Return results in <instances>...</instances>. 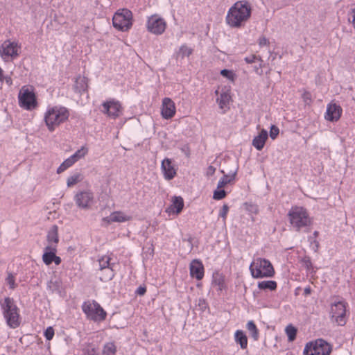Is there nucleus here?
I'll return each mask as SVG.
<instances>
[{"instance_id":"nucleus-1","label":"nucleus","mask_w":355,"mask_h":355,"mask_svg":"<svg viewBox=\"0 0 355 355\" xmlns=\"http://www.w3.org/2000/svg\"><path fill=\"white\" fill-rule=\"evenodd\" d=\"M251 15V8L248 2L238 1L228 10L226 23L232 28H240Z\"/></svg>"},{"instance_id":"nucleus-2","label":"nucleus","mask_w":355,"mask_h":355,"mask_svg":"<svg viewBox=\"0 0 355 355\" xmlns=\"http://www.w3.org/2000/svg\"><path fill=\"white\" fill-rule=\"evenodd\" d=\"M68 110L64 107L55 106L49 108L45 113L44 121L49 131L64 122L69 117Z\"/></svg>"},{"instance_id":"nucleus-3","label":"nucleus","mask_w":355,"mask_h":355,"mask_svg":"<svg viewBox=\"0 0 355 355\" xmlns=\"http://www.w3.org/2000/svg\"><path fill=\"white\" fill-rule=\"evenodd\" d=\"M249 269L254 278L272 277L275 275V270L270 261L263 258L254 259Z\"/></svg>"},{"instance_id":"nucleus-4","label":"nucleus","mask_w":355,"mask_h":355,"mask_svg":"<svg viewBox=\"0 0 355 355\" xmlns=\"http://www.w3.org/2000/svg\"><path fill=\"white\" fill-rule=\"evenodd\" d=\"M1 306L7 324L13 329L17 327L20 324L19 320V309L15 304L14 300L9 297H6Z\"/></svg>"},{"instance_id":"nucleus-5","label":"nucleus","mask_w":355,"mask_h":355,"mask_svg":"<svg viewBox=\"0 0 355 355\" xmlns=\"http://www.w3.org/2000/svg\"><path fill=\"white\" fill-rule=\"evenodd\" d=\"M288 216L291 224L297 231H300L303 227H307L311 223L307 211L302 207H292Z\"/></svg>"},{"instance_id":"nucleus-6","label":"nucleus","mask_w":355,"mask_h":355,"mask_svg":"<svg viewBox=\"0 0 355 355\" xmlns=\"http://www.w3.org/2000/svg\"><path fill=\"white\" fill-rule=\"evenodd\" d=\"M83 311L87 318L94 322H101L107 316L105 310L95 300H88L82 305Z\"/></svg>"},{"instance_id":"nucleus-7","label":"nucleus","mask_w":355,"mask_h":355,"mask_svg":"<svg viewBox=\"0 0 355 355\" xmlns=\"http://www.w3.org/2000/svg\"><path fill=\"white\" fill-rule=\"evenodd\" d=\"M347 303L343 300H335L330 306V318L331 321L339 326H344L347 320Z\"/></svg>"},{"instance_id":"nucleus-8","label":"nucleus","mask_w":355,"mask_h":355,"mask_svg":"<svg viewBox=\"0 0 355 355\" xmlns=\"http://www.w3.org/2000/svg\"><path fill=\"white\" fill-rule=\"evenodd\" d=\"M132 13L126 8L118 10L112 18L114 27L121 31H126L132 25Z\"/></svg>"},{"instance_id":"nucleus-9","label":"nucleus","mask_w":355,"mask_h":355,"mask_svg":"<svg viewBox=\"0 0 355 355\" xmlns=\"http://www.w3.org/2000/svg\"><path fill=\"white\" fill-rule=\"evenodd\" d=\"M331 346L323 339L307 343L304 349V355H329Z\"/></svg>"},{"instance_id":"nucleus-10","label":"nucleus","mask_w":355,"mask_h":355,"mask_svg":"<svg viewBox=\"0 0 355 355\" xmlns=\"http://www.w3.org/2000/svg\"><path fill=\"white\" fill-rule=\"evenodd\" d=\"M19 103L21 107L27 110L35 108L37 101L34 92L23 87L19 94Z\"/></svg>"},{"instance_id":"nucleus-11","label":"nucleus","mask_w":355,"mask_h":355,"mask_svg":"<svg viewBox=\"0 0 355 355\" xmlns=\"http://www.w3.org/2000/svg\"><path fill=\"white\" fill-rule=\"evenodd\" d=\"M103 109L101 112L107 114L109 117L116 119L119 117L122 112V107L119 101L114 99H110L102 103Z\"/></svg>"},{"instance_id":"nucleus-12","label":"nucleus","mask_w":355,"mask_h":355,"mask_svg":"<svg viewBox=\"0 0 355 355\" xmlns=\"http://www.w3.org/2000/svg\"><path fill=\"white\" fill-rule=\"evenodd\" d=\"M166 26L164 19L157 15H152L148 19L147 29L153 34L161 35L164 32Z\"/></svg>"},{"instance_id":"nucleus-13","label":"nucleus","mask_w":355,"mask_h":355,"mask_svg":"<svg viewBox=\"0 0 355 355\" xmlns=\"http://www.w3.org/2000/svg\"><path fill=\"white\" fill-rule=\"evenodd\" d=\"M17 44L10 40H6L0 47V55L5 61L10 58L14 59L19 55Z\"/></svg>"},{"instance_id":"nucleus-14","label":"nucleus","mask_w":355,"mask_h":355,"mask_svg":"<svg viewBox=\"0 0 355 355\" xmlns=\"http://www.w3.org/2000/svg\"><path fill=\"white\" fill-rule=\"evenodd\" d=\"M76 205L83 209L90 207L94 201V193L90 191L78 192L74 196Z\"/></svg>"},{"instance_id":"nucleus-15","label":"nucleus","mask_w":355,"mask_h":355,"mask_svg":"<svg viewBox=\"0 0 355 355\" xmlns=\"http://www.w3.org/2000/svg\"><path fill=\"white\" fill-rule=\"evenodd\" d=\"M190 275L192 278L201 280L205 274V268L202 261L199 259H193L189 264Z\"/></svg>"},{"instance_id":"nucleus-16","label":"nucleus","mask_w":355,"mask_h":355,"mask_svg":"<svg viewBox=\"0 0 355 355\" xmlns=\"http://www.w3.org/2000/svg\"><path fill=\"white\" fill-rule=\"evenodd\" d=\"M161 169L164 177L166 180H171L175 178L177 174L176 169L172 162V159L165 158L161 164Z\"/></svg>"},{"instance_id":"nucleus-17","label":"nucleus","mask_w":355,"mask_h":355,"mask_svg":"<svg viewBox=\"0 0 355 355\" xmlns=\"http://www.w3.org/2000/svg\"><path fill=\"white\" fill-rule=\"evenodd\" d=\"M175 114V106L169 98H164L162 101V116L165 119L172 118Z\"/></svg>"},{"instance_id":"nucleus-18","label":"nucleus","mask_w":355,"mask_h":355,"mask_svg":"<svg viewBox=\"0 0 355 355\" xmlns=\"http://www.w3.org/2000/svg\"><path fill=\"white\" fill-rule=\"evenodd\" d=\"M342 108L340 105L329 104L327 105L325 119L329 121H337L341 116Z\"/></svg>"},{"instance_id":"nucleus-19","label":"nucleus","mask_w":355,"mask_h":355,"mask_svg":"<svg viewBox=\"0 0 355 355\" xmlns=\"http://www.w3.org/2000/svg\"><path fill=\"white\" fill-rule=\"evenodd\" d=\"M130 216L126 215L122 211H114L109 216L103 218V220L106 222L107 224H110L113 222L123 223L130 220Z\"/></svg>"},{"instance_id":"nucleus-20","label":"nucleus","mask_w":355,"mask_h":355,"mask_svg":"<svg viewBox=\"0 0 355 355\" xmlns=\"http://www.w3.org/2000/svg\"><path fill=\"white\" fill-rule=\"evenodd\" d=\"M268 134L267 130L263 129L257 136L252 139V146L258 150H261L268 139Z\"/></svg>"},{"instance_id":"nucleus-21","label":"nucleus","mask_w":355,"mask_h":355,"mask_svg":"<svg viewBox=\"0 0 355 355\" xmlns=\"http://www.w3.org/2000/svg\"><path fill=\"white\" fill-rule=\"evenodd\" d=\"M56 251L57 248L55 245L51 244L45 247L42 260L46 265L49 266L53 263Z\"/></svg>"},{"instance_id":"nucleus-22","label":"nucleus","mask_w":355,"mask_h":355,"mask_svg":"<svg viewBox=\"0 0 355 355\" xmlns=\"http://www.w3.org/2000/svg\"><path fill=\"white\" fill-rule=\"evenodd\" d=\"M231 96L227 92H223L220 96L217 98L216 102L218 103L220 109H221L222 113L225 114L229 109L228 105L230 103Z\"/></svg>"},{"instance_id":"nucleus-23","label":"nucleus","mask_w":355,"mask_h":355,"mask_svg":"<svg viewBox=\"0 0 355 355\" xmlns=\"http://www.w3.org/2000/svg\"><path fill=\"white\" fill-rule=\"evenodd\" d=\"M87 89V79L85 77L78 76L76 78L73 89L76 92L81 94Z\"/></svg>"},{"instance_id":"nucleus-24","label":"nucleus","mask_w":355,"mask_h":355,"mask_svg":"<svg viewBox=\"0 0 355 355\" xmlns=\"http://www.w3.org/2000/svg\"><path fill=\"white\" fill-rule=\"evenodd\" d=\"M235 342L240 345L241 349H244L248 346V338L242 330H237L234 334Z\"/></svg>"},{"instance_id":"nucleus-25","label":"nucleus","mask_w":355,"mask_h":355,"mask_svg":"<svg viewBox=\"0 0 355 355\" xmlns=\"http://www.w3.org/2000/svg\"><path fill=\"white\" fill-rule=\"evenodd\" d=\"M47 241L49 242V245L53 244L57 246V244L59 241V238L58 234V227L56 225L52 226L48 232Z\"/></svg>"},{"instance_id":"nucleus-26","label":"nucleus","mask_w":355,"mask_h":355,"mask_svg":"<svg viewBox=\"0 0 355 355\" xmlns=\"http://www.w3.org/2000/svg\"><path fill=\"white\" fill-rule=\"evenodd\" d=\"M246 329L249 331L250 336L253 338V340L257 341L259 338V331L253 320L248 322Z\"/></svg>"},{"instance_id":"nucleus-27","label":"nucleus","mask_w":355,"mask_h":355,"mask_svg":"<svg viewBox=\"0 0 355 355\" xmlns=\"http://www.w3.org/2000/svg\"><path fill=\"white\" fill-rule=\"evenodd\" d=\"M117 266H118L116 265H112L111 268L104 270L103 271V274L100 277V279L102 282H108L112 280L115 276V270Z\"/></svg>"},{"instance_id":"nucleus-28","label":"nucleus","mask_w":355,"mask_h":355,"mask_svg":"<svg viewBox=\"0 0 355 355\" xmlns=\"http://www.w3.org/2000/svg\"><path fill=\"white\" fill-rule=\"evenodd\" d=\"M184 207V201L182 197L175 196L173 200V203L170 207V209L173 212L179 214L181 212Z\"/></svg>"},{"instance_id":"nucleus-29","label":"nucleus","mask_w":355,"mask_h":355,"mask_svg":"<svg viewBox=\"0 0 355 355\" xmlns=\"http://www.w3.org/2000/svg\"><path fill=\"white\" fill-rule=\"evenodd\" d=\"M47 288L53 293H60L62 289V282L56 277L52 278L48 282Z\"/></svg>"},{"instance_id":"nucleus-30","label":"nucleus","mask_w":355,"mask_h":355,"mask_svg":"<svg viewBox=\"0 0 355 355\" xmlns=\"http://www.w3.org/2000/svg\"><path fill=\"white\" fill-rule=\"evenodd\" d=\"M111 258L109 256H103L98 259L99 269L101 271H103L106 268H110L112 265L118 266V263L114 262H110Z\"/></svg>"},{"instance_id":"nucleus-31","label":"nucleus","mask_w":355,"mask_h":355,"mask_svg":"<svg viewBox=\"0 0 355 355\" xmlns=\"http://www.w3.org/2000/svg\"><path fill=\"white\" fill-rule=\"evenodd\" d=\"M116 346L113 342H109L104 344L101 355H116Z\"/></svg>"},{"instance_id":"nucleus-32","label":"nucleus","mask_w":355,"mask_h":355,"mask_svg":"<svg viewBox=\"0 0 355 355\" xmlns=\"http://www.w3.org/2000/svg\"><path fill=\"white\" fill-rule=\"evenodd\" d=\"M257 286L260 290L275 291L277 288V284L275 281L266 280L259 282Z\"/></svg>"},{"instance_id":"nucleus-33","label":"nucleus","mask_w":355,"mask_h":355,"mask_svg":"<svg viewBox=\"0 0 355 355\" xmlns=\"http://www.w3.org/2000/svg\"><path fill=\"white\" fill-rule=\"evenodd\" d=\"M212 284L214 286H218V291H222L225 288V282L223 276L218 272H214L213 274Z\"/></svg>"},{"instance_id":"nucleus-34","label":"nucleus","mask_w":355,"mask_h":355,"mask_svg":"<svg viewBox=\"0 0 355 355\" xmlns=\"http://www.w3.org/2000/svg\"><path fill=\"white\" fill-rule=\"evenodd\" d=\"M83 180V175L80 173H75L67 178V187H71L78 182H80Z\"/></svg>"},{"instance_id":"nucleus-35","label":"nucleus","mask_w":355,"mask_h":355,"mask_svg":"<svg viewBox=\"0 0 355 355\" xmlns=\"http://www.w3.org/2000/svg\"><path fill=\"white\" fill-rule=\"evenodd\" d=\"M236 173V172L234 171L230 175H224L223 177L218 182V189H221L224 187L226 184L231 183L232 181L234 180Z\"/></svg>"},{"instance_id":"nucleus-36","label":"nucleus","mask_w":355,"mask_h":355,"mask_svg":"<svg viewBox=\"0 0 355 355\" xmlns=\"http://www.w3.org/2000/svg\"><path fill=\"white\" fill-rule=\"evenodd\" d=\"M192 53L193 49L184 44L180 47L179 51L177 52V57L184 58V57H189Z\"/></svg>"},{"instance_id":"nucleus-37","label":"nucleus","mask_w":355,"mask_h":355,"mask_svg":"<svg viewBox=\"0 0 355 355\" xmlns=\"http://www.w3.org/2000/svg\"><path fill=\"white\" fill-rule=\"evenodd\" d=\"M88 153V148L86 146H82L80 149L77 150L72 155V158L76 162L81 158L84 157Z\"/></svg>"},{"instance_id":"nucleus-38","label":"nucleus","mask_w":355,"mask_h":355,"mask_svg":"<svg viewBox=\"0 0 355 355\" xmlns=\"http://www.w3.org/2000/svg\"><path fill=\"white\" fill-rule=\"evenodd\" d=\"M286 333L288 336L289 341H293L296 338L297 329L291 324L288 325L286 328Z\"/></svg>"},{"instance_id":"nucleus-39","label":"nucleus","mask_w":355,"mask_h":355,"mask_svg":"<svg viewBox=\"0 0 355 355\" xmlns=\"http://www.w3.org/2000/svg\"><path fill=\"white\" fill-rule=\"evenodd\" d=\"M300 262L302 266H304L308 271H310L312 269L313 266L309 257L304 256L301 259Z\"/></svg>"},{"instance_id":"nucleus-40","label":"nucleus","mask_w":355,"mask_h":355,"mask_svg":"<svg viewBox=\"0 0 355 355\" xmlns=\"http://www.w3.org/2000/svg\"><path fill=\"white\" fill-rule=\"evenodd\" d=\"M247 211L251 214H257L259 212V207L257 205L252 203L245 202L244 204Z\"/></svg>"},{"instance_id":"nucleus-41","label":"nucleus","mask_w":355,"mask_h":355,"mask_svg":"<svg viewBox=\"0 0 355 355\" xmlns=\"http://www.w3.org/2000/svg\"><path fill=\"white\" fill-rule=\"evenodd\" d=\"M226 196V192L223 189H218L214 191L213 198L215 200H222Z\"/></svg>"},{"instance_id":"nucleus-42","label":"nucleus","mask_w":355,"mask_h":355,"mask_svg":"<svg viewBox=\"0 0 355 355\" xmlns=\"http://www.w3.org/2000/svg\"><path fill=\"white\" fill-rule=\"evenodd\" d=\"M244 60L248 64L253 63L256 60L263 62L262 58L260 56H257L256 55H250V56H247L244 58Z\"/></svg>"},{"instance_id":"nucleus-43","label":"nucleus","mask_w":355,"mask_h":355,"mask_svg":"<svg viewBox=\"0 0 355 355\" xmlns=\"http://www.w3.org/2000/svg\"><path fill=\"white\" fill-rule=\"evenodd\" d=\"M220 74L223 77H225L230 80H234V73L232 71L228 69H223L220 71Z\"/></svg>"},{"instance_id":"nucleus-44","label":"nucleus","mask_w":355,"mask_h":355,"mask_svg":"<svg viewBox=\"0 0 355 355\" xmlns=\"http://www.w3.org/2000/svg\"><path fill=\"white\" fill-rule=\"evenodd\" d=\"M279 133V128L275 125H271L270 130V138L272 139H275L277 138V137L278 136Z\"/></svg>"},{"instance_id":"nucleus-45","label":"nucleus","mask_w":355,"mask_h":355,"mask_svg":"<svg viewBox=\"0 0 355 355\" xmlns=\"http://www.w3.org/2000/svg\"><path fill=\"white\" fill-rule=\"evenodd\" d=\"M229 211V206L226 204L223 205L222 208L220 209L219 211V216L223 218V220L225 221L227 215V213Z\"/></svg>"},{"instance_id":"nucleus-46","label":"nucleus","mask_w":355,"mask_h":355,"mask_svg":"<svg viewBox=\"0 0 355 355\" xmlns=\"http://www.w3.org/2000/svg\"><path fill=\"white\" fill-rule=\"evenodd\" d=\"M44 336L47 340H51L53 336H54V329L51 327H49L45 331H44Z\"/></svg>"},{"instance_id":"nucleus-47","label":"nucleus","mask_w":355,"mask_h":355,"mask_svg":"<svg viewBox=\"0 0 355 355\" xmlns=\"http://www.w3.org/2000/svg\"><path fill=\"white\" fill-rule=\"evenodd\" d=\"M6 281L10 288H14L15 287V277L11 273L8 274Z\"/></svg>"},{"instance_id":"nucleus-48","label":"nucleus","mask_w":355,"mask_h":355,"mask_svg":"<svg viewBox=\"0 0 355 355\" xmlns=\"http://www.w3.org/2000/svg\"><path fill=\"white\" fill-rule=\"evenodd\" d=\"M258 43H259V45L261 47H262V46L268 45L269 44V41H268V40L266 37L261 36V37H260L259 38Z\"/></svg>"},{"instance_id":"nucleus-49","label":"nucleus","mask_w":355,"mask_h":355,"mask_svg":"<svg viewBox=\"0 0 355 355\" xmlns=\"http://www.w3.org/2000/svg\"><path fill=\"white\" fill-rule=\"evenodd\" d=\"M146 292V287L145 286H139L135 291V294L137 295H144Z\"/></svg>"},{"instance_id":"nucleus-50","label":"nucleus","mask_w":355,"mask_h":355,"mask_svg":"<svg viewBox=\"0 0 355 355\" xmlns=\"http://www.w3.org/2000/svg\"><path fill=\"white\" fill-rule=\"evenodd\" d=\"M68 168H69L67 165H65V163L63 162L60 166L57 169V173L60 174L64 171H66Z\"/></svg>"},{"instance_id":"nucleus-51","label":"nucleus","mask_w":355,"mask_h":355,"mask_svg":"<svg viewBox=\"0 0 355 355\" xmlns=\"http://www.w3.org/2000/svg\"><path fill=\"white\" fill-rule=\"evenodd\" d=\"M68 168H69L67 165H65V163L63 162L60 166L57 169V173L60 174L64 171H66Z\"/></svg>"},{"instance_id":"nucleus-52","label":"nucleus","mask_w":355,"mask_h":355,"mask_svg":"<svg viewBox=\"0 0 355 355\" xmlns=\"http://www.w3.org/2000/svg\"><path fill=\"white\" fill-rule=\"evenodd\" d=\"M85 355H98L95 348H88L85 352Z\"/></svg>"},{"instance_id":"nucleus-53","label":"nucleus","mask_w":355,"mask_h":355,"mask_svg":"<svg viewBox=\"0 0 355 355\" xmlns=\"http://www.w3.org/2000/svg\"><path fill=\"white\" fill-rule=\"evenodd\" d=\"M215 171H216V168L214 167L213 166H209L207 168L206 175L207 176H211L214 174Z\"/></svg>"},{"instance_id":"nucleus-54","label":"nucleus","mask_w":355,"mask_h":355,"mask_svg":"<svg viewBox=\"0 0 355 355\" xmlns=\"http://www.w3.org/2000/svg\"><path fill=\"white\" fill-rule=\"evenodd\" d=\"M64 162L65 163V165H67L69 167H71L72 165H73L76 162L74 161V159L72 158L71 156H70L69 157H68L67 159H66Z\"/></svg>"},{"instance_id":"nucleus-55","label":"nucleus","mask_w":355,"mask_h":355,"mask_svg":"<svg viewBox=\"0 0 355 355\" xmlns=\"http://www.w3.org/2000/svg\"><path fill=\"white\" fill-rule=\"evenodd\" d=\"M350 15H351V17H349V21H351V18H352V22L355 28V8H352L351 10Z\"/></svg>"},{"instance_id":"nucleus-56","label":"nucleus","mask_w":355,"mask_h":355,"mask_svg":"<svg viewBox=\"0 0 355 355\" xmlns=\"http://www.w3.org/2000/svg\"><path fill=\"white\" fill-rule=\"evenodd\" d=\"M61 261V258L55 255L53 262H54L55 265H59L60 264Z\"/></svg>"},{"instance_id":"nucleus-57","label":"nucleus","mask_w":355,"mask_h":355,"mask_svg":"<svg viewBox=\"0 0 355 355\" xmlns=\"http://www.w3.org/2000/svg\"><path fill=\"white\" fill-rule=\"evenodd\" d=\"M199 306H201L202 309H205L207 306L205 301L204 300H199Z\"/></svg>"},{"instance_id":"nucleus-58","label":"nucleus","mask_w":355,"mask_h":355,"mask_svg":"<svg viewBox=\"0 0 355 355\" xmlns=\"http://www.w3.org/2000/svg\"><path fill=\"white\" fill-rule=\"evenodd\" d=\"M304 292L305 295H308L311 294V288H310V287H306V288H304Z\"/></svg>"},{"instance_id":"nucleus-59","label":"nucleus","mask_w":355,"mask_h":355,"mask_svg":"<svg viewBox=\"0 0 355 355\" xmlns=\"http://www.w3.org/2000/svg\"><path fill=\"white\" fill-rule=\"evenodd\" d=\"M261 69V68H259V67H254V71H255V72H256L257 73L259 74V75H261V74L262 73V71H259V69Z\"/></svg>"},{"instance_id":"nucleus-60","label":"nucleus","mask_w":355,"mask_h":355,"mask_svg":"<svg viewBox=\"0 0 355 355\" xmlns=\"http://www.w3.org/2000/svg\"><path fill=\"white\" fill-rule=\"evenodd\" d=\"M3 70L1 68H0V81H3Z\"/></svg>"},{"instance_id":"nucleus-61","label":"nucleus","mask_w":355,"mask_h":355,"mask_svg":"<svg viewBox=\"0 0 355 355\" xmlns=\"http://www.w3.org/2000/svg\"><path fill=\"white\" fill-rule=\"evenodd\" d=\"M318 234H319V233H318V231H315L313 232V236H314L315 238H316L318 236Z\"/></svg>"},{"instance_id":"nucleus-62","label":"nucleus","mask_w":355,"mask_h":355,"mask_svg":"<svg viewBox=\"0 0 355 355\" xmlns=\"http://www.w3.org/2000/svg\"><path fill=\"white\" fill-rule=\"evenodd\" d=\"M260 62V63H259V68L262 69V68L264 67L263 62Z\"/></svg>"},{"instance_id":"nucleus-63","label":"nucleus","mask_w":355,"mask_h":355,"mask_svg":"<svg viewBox=\"0 0 355 355\" xmlns=\"http://www.w3.org/2000/svg\"><path fill=\"white\" fill-rule=\"evenodd\" d=\"M314 243H315L316 248H318V242H317L316 241H314Z\"/></svg>"}]
</instances>
